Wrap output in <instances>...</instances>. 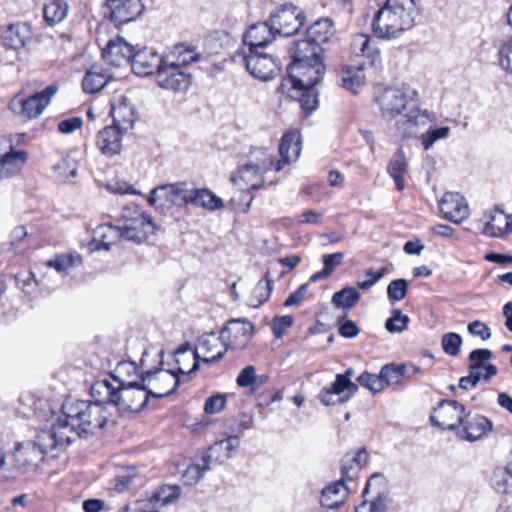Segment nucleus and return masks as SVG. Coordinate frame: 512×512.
Returning a JSON list of instances; mask_svg holds the SVG:
<instances>
[{
  "label": "nucleus",
  "mask_w": 512,
  "mask_h": 512,
  "mask_svg": "<svg viewBox=\"0 0 512 512\" xmlns=\"http://www.w3.org/2000/svg\"><path fill=\"white\" fill-rule=\"evenodd\" d=\"M110 115L112 125L125 134L134 127L138 118L134 105L124 96H120L117 102L112 104Z\"/></svg>",
  "instance_id": "22"
},
{
  "label": "nucleus",
  "mask_w": 512,
  "mask_h": 512,
  "mask_svg": "<svg viewBox=\"0 0 512 512\" xmlns=\"http://www.w3.org/2000/svg\"><path fill=\"white\" fill-rule=\"evenodd\" d=\"M401 370H403V368H401L400 365L393 363L386 364L381 368L380 372L383 381L386 382L385 388L390 385H398L402 383L404 379Z\"/></svg>",
  "instance_id": "56"
},
{
  "label": "nucleus",
  "mask_w": 512,
  "mask_h": 512,
  "mask_svg": "<svg viewBox=\"0 0 512 512\" xmlns=\"http://www.w3.org/2000/svg\"><path fill=\"white\" fill-rule=\"evenodd\" d=\"M226 396L224 394H214L208 397L204 404V412L206 414H216L223 410L226 405Z\"/></svg>",
  "instance_id": "60"
},
{
  "label": "nucleus",
  "mask_w": 512,
  "mask_h": 512,
  "mask_svg": "<svg viewBox=\"0 0 512 512\" xmlns=\"http://www.w3.org/2000/svg\"><path fill=\"white\" fill-rule=\"evenodd\" d=\"M164 61L165 55L161 56L153 49L144 47L134 52L130 66L136 75L149 76L155 73L157 76Z\"/></svg>",
  "instance_id": "17"
},
{
  "label": "nucleus",
  "mask_w": 512,
  "mask_h": 512,
  "mask_svg": "<svg viewBox=\"0 0 512 512\" xmlns=\"http://www.w3.org/2000/svg\"><path fill=\"white\" fill-rule=\"evenodd\" d=\"M149 392L145 383L135 382L129 385L118 386L115 406L121 412L138 413L148 404Z\"/></svg>",
  "instance_id": "12"
},
{
  "label": "nucleus",
  "mask_w": 512,
  "mask_h": 512,
  "mask_svg": "<svg viewBox=\"0 0 512 512\" xmlns=\"http://www.w3.org/2000/svg\"><path fill=\"white\" fill-rule=\"evenodd\" d=\"M124 235V240L132 241L136 244L146 241L149 235H153L156 230V225L152 217L144 213L138 216L135 220H131L126 224H119Z\"/></svg>",
  "instance_id": "20"
},
{
  "label": "nucleus",
  "mask_w": 512,
  "mask_h": 512,
  "mask_svg": "<svg viewBox=\"0 0 512 512\" xmlns=\"http://www.w3.org/2000/svg\"><path fill=\"white\" fill-rule=\"evenodd\" d=\"M32 38V31L26 23H15L7 26L2 34V46L6 49L18 51L25 47Z\"/></svg>",
  "instance_id": "28"
},
{
  "label": "nucleus",
  "mask_w": 512,
  "mask_h": 512,
  "mask_svg": "<svg viewBox=\"0 0 512 512\" xmlns=\"http://www.w3.org/2000/svg\"><path fill=\"white\" fill-rule=\"evenodd\" d=\"M276 33L270 20L253 24L243 36V47L246 51L264 48L275 38Z\"/></svg>",
  "instance_id": "21"
},
{
  "label": "nucleus",
  "mask_w": 512,
  "mask_h": 512,
  "mask_svg": "<svg viewBox=\"0 0 512 512\" xmlns=\"http://www.w3.org/2000/svg\"><path fill=\"white\" fill-rule=\"evenodd\" d=\"M326 68L323 60L290 63L287 66V77L278 87V91H287L288 86H316L323 78Z\"/></svg>",
  "instance_id": "6"
},
{
  "label": "nucleus",
  "mask_w": 512,
  "mask_h": 512,
  "mask_svg": "<svg viewBox=\"0 0 512 512\" xmlns=\"http://www.w3.org/2000/svg\"><path fill=\"white\" fill-rule=\"evenodd\" d=\"M418 15L415 0H385L374 14L371 29L380 39H394L414 26Z\"/></svg>",
  "instance_id": "2"
},
{
  "label": "nucleus",
  "mask_w": 512,
  "mask_h": 512,
  "mask_svg": "<svg viewBox=\"0 0 512 512\" xmlns=\"http://www.w3.org/2000/svg\"><path fill=\"white\" fill-rule=\"evenodd\" d=\"M75 441V434L64 429L61 418L53 422L49 429H42L32 443L45 457L55 458L59 449L68 446Z\"/></svg>",
  "instance_id": "10"
},
{
  "label": "nucleus",
  "mask_w": 512,
  "mask_h": 512,
  "mask_svg": "<svg viewBox=\"0 0 512 512\" xmlns=\"http://www.w3.org/2000/svg\"><path fill=\"white\" fill-rule=\"evenodd\" d=\"M210 469L209 464L202 460L200 463L190 464L183 473L185 483L187 485H195L202 479L204 473Z\"/></svg>",
  "instance_id": "53"
},
{
  "label": "nucleus",
  "mask_w": 512,
  "mask_h": 512,
  "mask_svg": "<svg viewBox=\"0 0 512 512\" xmlns=\"http://www.w3.org/2000/svg\"><path fill=\"white\" fill-rule=\"evenodd\" d=\"M124 134L113 125L106 126L98 132L96 146L106 156L117 155L122 149V136Z\"/></svg>",
  "instance_id": "27"
},
{
  "label": "nucleus",
  "mask_w": 512,
  "mask_h": 512,
  "mask_svg": "<svg viewBox=\"0 0 512 512\" xmlns=\"http://www.w3.org/2000/svg\"><path fill=\"white\" fill-rule=\"evenodd\" d=\"M232 61L243 65L251 76L262 81L274 78L279 70L277 60L272 55L259 50L246 51L245 48H239L233 54Z\"/></svg>",
  "instance_id": "5"
},
{
  "label": "nucleus",
  "mask_w": 512,
  "mask_h": 512,
  "mask_svg": "<svg viewBox=\"0 0 512 512\" xmlns=\"http://www.w3.org/2000/svg\"><path fill=\"white\" fill-rule=\"evenodd\" d=\"M240 446V438L231 435L213 443L202 456V461L212 464H222L230 459Z\"/></svg>",
  "instance_id": "23"
},
{
  "label": "nucleus",
  "mask_w": 512,
  "mask_h": 512,
  "mask_svg": "<svg viewBox=\"0 0 512 512\" xmlns=\"http://www.w3.org/2000/svg\"><path fill=\"white\" fill-rule=\"evenodd\" d=\"M159 87L173 92H184L192 83V75L165 59L164 64L156 76Z\"/></svg>",
  "instance_id": "14"
},
{
  "label": "nucleus",
  "mask_w": 512,
  "mask_h": 512,
  "mask_svg": "<svg viewBox=\"0 0 512 512\" xmlns=\"http://www.w3.org/2000/svg\"><path fill=\"white\" fill-rule=\"evenodd\" d=\"M301 152V135L297 130H291L285 133L280 141L279 153L280 160L274 162L275 171L283 169L284 165L297 160Z\"/></svg>",
  "instance_id": "25"
},
{
  "label": "nucleus",
  "mask_w": 512,
  "mask_h": 512,
  "mask_svg": "<svg viewBox=\"0 0 512 512\" xmlns=\"http://www.w3.org/2000/svg\"><path fill=\"white\" fill-rule=\"evenodd\" d=\"M144 213L145 212L139 205L135 203H130L122 208L118 221L121 222L122 224H126L131 220H135L136 217L142 216V214Z\"/></svg>",
  "instance_id": "62"
},
{
  "label": "nucleus",
  "mask_w": 512,
  "mask_h": 512,
  "mask_svg": "<svg viewBox=\"0 0 512 512\" xmlns=\"http://www.w3.org/2000/svg\"><path fill=\"white\" fill-rule=\"evenodd\" d=\"M56 92L57 87L49 85L42 91L36 92L27 98L21 94H16L9 102V109L15 115L26 119H35L42 114Z\"/></svg>",
  "instance_id": "9"
},
{
  "label": "nucleus",
  "mask_w": 512,
  "mask_h": 512,
  "mask_svg": "<svg viewBox=\"0 0 512 512\" xmlns=\"http://www.w3.org/2000/svg\"><path fill=\"white\" fill-rule=\"evenodd\" d=\"M462 430L458 435L467 441L473 442L483 437L488 431L492 429V422L482 415L470 416L466 414L464 418Z\"/></svg>",
  "instance_id": "32"
},
{
  "label": "nucleus",
  "mask_w": 512,
  "mask_h": 512,
  "mask_svg": "<svg viewBox=\"0 0 512 512\" xmlns=\"http://www.w3.org/2000/svg\"><path fill=\"white\" fill-rule=\"evenodd\" d=\"M120 239H124V235L119 225L105 223L93 230V241L98 243L97 249L109 250Z\"/></svg>",
  "instance_id": "35"
},
{
  "label": "nucleus",
  "mask_w": 512,
  "mask_h": 512,
  "mask_svg": "<svg viewBox=\"0 0 512 512\" xmlns=\"http://www.w3.org/2000/svg\"><path fill=\"white\" fill-rule=\"evenodd\" d=\"M9 150L2 154V178H11L21 173L29 154L26 150L15 149L9 137Z\"/></svg>",
  "instance_id": "29"
},
{
  "label": "nucleus",
  "mask_w": 512,
  "mask_h": 512,
  "mask_svg": "<svg viewBox=\"0 0 512 512\" xmlns=\"http://www.w3.org/2000/svg\"><path fill=\"white\" fill-rule=\"evenodd\" d=\"M200 58L201 55L196 52L193 46L183 43L174 45L172 50L165 54V59H169L174 65L183 70L191 63L199 61Z\"/></svg>",
  "instance_id": "40"
},
{
  "label": "nucleus",
  "mask_w": 512,
  "mask_h": 512,
  "mask_svg": "<svg viewBox=\"0 0 512 512\" xmlns=\"http://www.w3.org/2000/svg\"><path fill=\"white\" fill-rule=\"evenodd\" d=\"M449 132L450 128L447 126L429 129L420 136L423 148L425 150L430 149L436 141L447 138Z\"/></svg>",
  "instance_id": "54"
},
{
  "label": "nucleus",
  "mask_w": 512,
  "mask_h": 512,
  "mask_svg": "<svg viewBox=\"0 0 512 512\" xmlns=\"http://www.w3.org/2000/svg\"><path fill=\"white\" fill-rule=\"evenodd\" d=\"M373 41L368 35H355L351 42V52L356 57H361L365 51L369 50V45Z\"/></svg>",
  "instance_id": "61"
},
{
  "label": "nucleus",
  "mask_w": 512,
  "mask_h": 512,
  "mask_svg": "<svg viewBox=\"0 0 512 512\" xmlns=\"http://www.w3.org/2000/svg\"><path fill=\"white\" fill-rule=\"evenodd\" d=\"M377 102L383 118H405V122L397 123V130L403 138L416 137L420 125L434 120L433 113L420 109L418 92L408 84L385 89Z\"/></svg>",
  "instance_id": "1"
},
{
  "label": "nucleus",
  "mask_w": 512,
  "mask_h": 512,
  "mask_svg": "<svg viewBox=\"0 0 512 512\" xmlns=\"http://www.w3.org/2000/svg\"><path fill=\"white\" fill-rule=\"evenodd\" d=\"M439 208L444 218L460 224L469 216L466 199L458 192H446L439 201Z\"/></svg>",
  "instance_id": "18"
},
{
  "label": "nucleus",
  "mask_w": 512,
  "mask_h": 512,
  "mask_svg": "<svg viewBox=\"0 0 512 512\" xmlns=\"http://www.w3.org/2000/svg\"><path fill=\"white\" fill-rule=\"evenodd\" d=\"M347 490L348 488L342 480H338L327 486L321 492V506L328 509L340 507L347 497Z\"/></svg>",
  "instance_id": "39"
},
{
  "label": "nucleus",
  "mask_w": 512,
  "mask_h": 512,
  "mask_svg": "<svg viewBox=\"0 0 512 512\" xmlns=\"http://www.w3.org/2000/svg\"><path fill=\"white\" fill-rule=\"evenodd\" d=\"M222 347H226L220 335L216 336L214 333L205 334L198 339V349L203 353L200 357L198 350L193 352L194 363L188 373H193L199 369L200 361L207 363L205 359L212 358L217 351H221Z\"/></svg>",
  "instance_id": "31"
},
{
  "label": "nucleus",
  "mask_w": 512,
  "mask_h": 512,
  "mask_svg": "<svg viewBox=\"0 0 512 512\" xmlns=\"http://www.w3.org/2000/svg\"><path fill=\"white\" fill-rule=\"evenodd\" d=\"M82 263V257L78 253H62L47 261V267L55 269L59 273H67Z\"/></svg>",
  "instance_id": "46"
},
{
  "label": "nucleus",
  "mask_w": 512,
  "mask_h": 512,
  "mask_svg": "<svg viewBox=\"0 0 512 512\" xmlns=\"http://www.w3.org/2000/svg\"><path fill=\"white\" fill-rule=\"evenodd\" d=\"M361 58H363V62L359 63L360 70L366 67L378 68L381 66V54L375 40L371 42L369 50L365 51Z\"/></svg>",
  "instance_id": "57"
},
{
  "label": "nucleus",
  "mask_w": 512,
  "mask_h": 512,
  "mask_svg": "<svg viewBox=\"0 0 512 512\" xmlns=\"http://www.w3.org/2000/svg\"><path fill=\"white\" fill-rule=\"evenodd\" d=\"M291 63H299L306 61L323 60L321 54L323 49L321 46L312 42L309 38L295 41L289 48Z\"/></svg>",
  "instance_id": "34"
},
{
  "label": "nucleus",
  "mask_w": 512,
  "mask_h": 512,
  "mask_svg": "<svg viewBox=\"0 0 512 512\" xmlns=\"http://www.w3.org/2000/svg\"><path fill=\"white\" fill-rule=\"evenodd\" d=\"M269 20L276 35L289 37L299 31L304 24L305 16L298 7L284 4L271 14Z\"/></svg>",
  "instance_id": "13"
},
{
  "label": "nucleus",
  "mask_w": 512,
  "mask_h": 512,
  "mask_svg": "<svg viewBox=\"0 0 512 512\" xmlns=\"http://www.w3.org/2000/svg\"><path fill=\"white\" fill-rule=\"evenodd\" d=\"M144 370L140 371L135 362L122 361L119 362L110 374L111 378L118 383L117 386L129 385L135 382H141Z\"/></svg>",
  "instance_id": "37"
},
{
  "label": "nucleus",
  "mask_w": 512,
  "mask_h": 512,
  "mask_svg": "<svg viewBox=\"0 0 512 512\" xmlns=\"http://www.w3.org/2000/svg\"><path fill=\"white\" fill-rule=\"evenodd\" d=\"M357 381L361 386L369 389L373 393L383 391L386 384V382L383 381L381 372H379V374H372L365 371L357 377Z\"/></svg>",
  "instance_id": "52"
},
{
  "label": "nucleus",
  "mask_w": 512,
  "mask_h": 512,
  "mask_svg": "<svg viewBox=\"0 0 512 512\" xmlns=\"http://www.w3.org/2000/svg\"><path fill=\"white\" fill-rule=\"evenodd\" d=\"M342 87L346 90L356 94L358 89L364 83V77L361 74V70L354 71L351 68H343L341 73Z\"/></svg>",
  "instance_id": "49"
},
{
  "label": "nucleus",
  "mask_w": 512,
  "mask_h": 512,
  "mask_svg": "<svg viewBox=\"0 0 512 512\" xmlns=\"http://www.w3.org/2000/svg\"><path fill=\"white\" fill-rule=\"evenodd\" d=\"M118 386H113L108 380H98L90 388V395L93 398L92 403L105 405L116 404Z\"/></svg>",
  "instance_id": "38"
},
{
  "label": "nucleus",
  "mask_w": 512,
  "mask_h": 512,
  "mask_svg": "<svg viewBox=\"0 0 512 512\" xmlns=\"http://www.w3.org/2000/svg\"><path fill=\"white\" fill-rule=\"evenodd\" d=\"M353 395H350L348 382L342 377H335V381L328 387H323L319 392L318 398L325 406L342 404L348 401Z\"/></svg>",
  "instance_id": "33"
},
{
  "label": "nucleus",
  "mask_w": 512,
  "mask_h": 512,
  "mask_svg": "<svg viewBox=\"0 0 512 512\" xmlns=\"http://www.w3.org/2000/svg\"><path fill=\"white\" fill-rule=\"evenodd\" d=\"M182 368L176 371L155 368L143 372L141 382L145 383L150 398L162 399L173 394L180 383V375H188Z\"/></svg>",
  "instance_id": "7"
},
{
  "label": "nucleus",
  "mask_w": 512,
  "mask_h": 512,
  "mask_svg": "<svg viewBox=\"0 0 512 512\" xmlns=\"http://www.w3.org/2000/svg\"><path fill=\"white\" fill-rule=\"evenodd\" d=\"M192 185L193 183L179 181L156 186L150 191L147 201L155 209L165 206L161 201L178 208H185L190 205Z\"/></svg>",
  "instance_id": "8"
},
{
  "label": "nucleus",
  "mask_w": 512,
  "mask_h": 512,
  "mask_svg": "<svg viewBox=\"0 0 512 512\" xmlns=\"http://www.w3.org/2000/svg\"><path fill=\"white\" fill-rule=\"evenodd\" d=\"M498 56L500 66L512 73V40L500 47Z\"/></svg>",
  "instance_id": "64"
},
{
  "label": "nucleus",
  "mask_w": 512,
  "mask_h": 512,
  "mask_svg": "<svg viewBox=\"0 0 512 512\" xmlns=\"http://www.w3.org/2000/svg\"><path fill=\"white\" fill-rule=\"evenodd\" d=\"M288 97L298 100L302 111L308 116L315 111L319 105L318 90L316 86H288L287 91H280Z\"/></svg>",
  "instance_id": "30"
},
{
  "label": "nucleus",
  "mask_w": 512,
  "mask_h": 512,
  "mask_svg": "<svg viewBox=\"0 0 512 512\" xmlns=\"http://www.w3.org/2000/svg\"><path fill=\"white\" fill-rule=\"evenodd\" d=\"M181 488L178 485H162L151 497V501L167 505L179 498Z\"/></svg>",
  "instance_id": "50"
},
{
  "label": "nucleus",
  "mask_w": 512,
  "mask_h": 512,
  "mask_svg": "<svg viewBox=\"0 0 512 512\" xmlns=\"http://www.w3.org/2000/svg\"><path fill=\"white\" fill-rule=\"evenodd\" d=\"M465 417L466 408L463 404L456 400L443 399L430 415V422L443 430H455L463 424Z\"/></svg>",
  "instance_id": "11"
},
{
  "label": "nucleus",
  "mask_w": 512,
  "mask_h": 512,
  "mask_svg": "<svg viewBox=\"0 0 512 512\" xmlns=\"http://www.w3.org/2000/svg\"><path fill=\"white\" fill-rule=\"evenodd\" d=\"M410 319L400 309H393L391 316L385 322V328L390 333H401L407 329Z\"/></svg>",
  "instance_id": "51"
},
{
  "label": "nucleus",
  "mask_w": 512,
  "mask_h": 512,
  "mask_svg": "<svg viewBox=\"0 0 512 512\" xmlns=\"http://www.w3.org/2000/svg\"><path fill=\"white\" fill-rule=\"evenodd\" d=\"M273 290L272 281L266 276L259 280L251 292L249 306L258 308L264 304L271 296Z\"/></svg>",
  "instance_id": "47"
},
{
  "label": "nucleus",
  "mask_w": 512,
  "mask_h": 512,
  "mask_svg": "<svg viewBox=\"0 0 512 512\" xmlns=\"http://www.w3.org/2000/svg\"><path fill=\"white\" fill-rule=\"evenodd\" d=\"M462 345V337L455 332H449L442 336L441 346L445 354L458 356Z\"/></svg>",
  "instance_id": "55"
},
{
  "label": "nucleus",
  "mask_w": 512,
  "mask_h": 512,
  "mask_svg": "<svg viewBox=\"0 0 512 512\" xmlns=\"http://www.w3.org/2000/svg\"><path fill=\"white\" fill-rule=\"evenodd\" d=\"M267 376H257L255 367L252 365L243 368L237 376L236 383L239 387H251V394L256 391L259 384L264 383Z\"/></svg>",
  "instance_id": "48"
},
{
  "label": "nucleus",
  "mask_w": 512,
  "mask_h": 512,
  "mask_svg": "<svg viewBox=\"0 0 512 512\" xmlns=\"http://www.w3.org/2000/svg\"><path fill=\"white\" fill-rule=\"evenodd\" d=\"M69 6L65 0H46L43 6V16L49 26L62 22L68 15Z\"/></svg>",
  "instance_id": "43"
},
{
  "label": "nucleus",
  "mask_w": 512,
  "mask_h": 512,
  "mask_svg": "<svg viewBox=\"0 0 512 512\" xmlns=\"http://www.w3.org/2000/svg\"><path fill=\"white\" fill-rule=\"evenodd\" d=\"M104 7L115 26L136 20L145 9L141 0H105Z\"/></svg>",
  "instance_id": "16"
},
{
  "label": "nucleus",
  "mask_w": 512,
  "mask_h": 512,
  "mask_svg": "<svg viewBox=\"0 0 512 512\" xmlns=\"http://www.w3.org/2000/svg\"><path fill=\"white\" fill-rule=\"evenodd\" d=\"M108 76L102 71H97L95 67L87 71L83 80L82 88L83 91L89 94H93L101 91L108 83Z\"/></svg>",
  "instance_id": "45"
},
{
  "label": "nucleus",
  "mask_w": 512,
  "mask_h": 512,
  "mask_svg": "<svg viewBox=\"0 0 512 512\" xmlns=\"http://www.w3.org/2000/svg\"><path fill=\"white\" fill-rule=\"evenodd\" d=\"M294 323V318L291 315L276 316L272 320L271 330L276 338H281L285 331L290 328Z\"/></svg>",
  "instance_id": "59"
},
{
  "label": "nucleus",
  "mask_w": 512,
  "mask_h": 512,
  "mask_svg": "<svg viewBox=\"0 0 512 512\" xmlns=\"http://www.w3.org/2000/svg\"><path fill=\"white\" fill-rule=\"evenodd\" d=\"M408 172V160L402 149H398L391 157L387 173L393 179L396 189L403 191L405 189L404 175Z\"/></svg>",
  "instance_id": "36"
},
{
  "label": "nucleus",
  "mask_w": 512,
  "mask_h": 512,
  "mask_svg": "<svg viewBox=\"0 0 512 512\" xmlns=\"http://www.w3.org/2000/svg\"><path fill=\"white\" fill-rule=\"evenodd\" d=\"M190 205L201 207L210 211L218 210L224 207L223 200L215 195L208 188H196L192 185Z\"/></svg>",
  "instance_id": "41"
},
{
  "label": "nucleus",
  "mask_w": 512,
  "mask_h": 512,
  "mask_svg": "<svg viewBox=\"0 0 512 512\" xmlns=\"http://www.w3.org/2000/svg\"><path fill=\"white\" fill-rule=\"evenodd\" d=\"M44 457L31 442L17 443L13 452L15 464L23 472L35 470Z\"/></svg>",
  "instance_id": "26"
},
{
  "label": "nucleus",
  "mask_w": 512,
  "mask_h": 512,
  "mask_svg": "<svg viewBox=\"0 0 512 512\" xmlns=\"http://www.w3.org/2000/svg\"><path fill=\"white\" fill-rule=\"evenodd\" d=\"M17 285L23 290L26 294H31L37 283L34 279V274L31 271L19 273L16 277Z\"/></svg>",
  "instance_id": "63"
},
{
  "label": "nucleus",
  "mask_w": 512,
  "mask_h": 512,
  "mask_svg": "<svg viewBox=\"0 0 512 512\" xmlns=\"http://www.w3.org/2000/svg\"><path fill=\"white\" fill-rule=\"evenodd\" d=\"M408 292V281L400 278L392 280L387 287V296L390 301H400L404 299Z\"/></svg>",
  "instance_id": "58"
},
{
  "label": "nucleus",
  "mask_w": 512,
  "mask_h": 512,
  "mask_svg": "<svg viewBox=\"0 0 512 512\" xmlns=\"http://www.w3.org/2000/svg\"><path fill=\"white\" fill-rule=\"evenodd\" d=\"M372 494L371 500H365L356 508V512H387L388 496L385 492V480L382 475L374 474L367 481L363 496Z\"/></svg>",
  "instance_id": "15"
},
{
  "label": "nucleus",
  "mask_w": 512,
  "mask_h": 512,
  "mask_svg": "<svg viewBox=\"0 0 512 512\" xmlns=\"http://www.w3.org/2000/svg\"><path fill=\"white\" fill-rule=\"evenodd\" d=\"M360 297L361 295L355 287L346 286L333 294L331 302L334 307L343 308L348 311L357 304ZM347 314L348 312H345L342 317H339V321L344 319Z\"/></svg>",
  "instance_id": "44"
},
{
  "label": "nucleus",
  "mask_w": 512,
  "mask_h": 512,
  "mask_svg": "<svg viewBox=\"0 0 512 512\" xmlns=\"http://www.w3.org/2000/svg\"><path fill=\"white\" fill-rule=\"evenodd\" d=\"M106 408L88 400H66L61 406L64 429L75 434V440L82 434H93L107 422Z\"/></svg>",
  "instance_id": "3"
},
{
  "label": "nucleus",
  "mask_w": 512,
  "mask_h": 512,
  "mask_svg": "<svg viewBox=\"0 0 512 512\" xmlns=\"http://www.w3.org/2000/svg\"><path fill=\"white\" fill-rule=\"evenodd\" d=\"M334 34L335 29L330 18H320L307 29V38L319 46L329 42Z\"/></svg>",
  "instance_id": "42"
},
{
  "label": "nucleus",
  "mask_w": 512,
  "mask_h": 512,
  "mask_svg": "<svg viewBox=\"0 0 512 512\" xmlns=\"http://www.w3.org/2000/svg\"><path fill=\"white\" fill-rule=\"evenodd\" d=\"M254 333V324L249 320L242 318L230 319L220 330V337L226 347H222L221 351H217L212 358L205 359V361L207 364L215 363L221 360L228 350L244 349Z\"/></svg>",
  "instance_id": "4"
},
{
  "label": "nucleus",
  "mask_w": 512,
  "mask_h": 512,
  "mask_svg": "<svg viewBox=\"0 0 512 512\" xmlns=\"http://www.w3.org/2000/svg\"><path fill=\"white\" fill-rule=\"evenodd\" d=\"M274 165V161H262L261 163H247L238 167L237 171L231 175V181L235 184L243 181L252 190H257L263 185L262 176L270 170Z\"/></svg>",
  "instance_id": "19"
},
{
  "label": "nucleus",
  "mask_w": 512,
  "mask_h": 512,
  "mask_svg": "<svg viewBox=\"0 0 512 512\" xmlns=\"http://www.w3.org/2000/svg\"><path fill=\"white\" fill-rule=\"evenodd\" d=\"M134 52L135 48L118 36L107 43L102 50V57L109 65L120 67L123 64H131Z\"/></svg>",
  "instance_id": "24"
}]
</instances>
